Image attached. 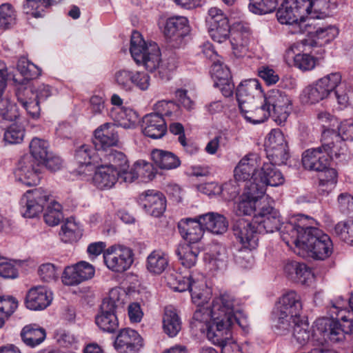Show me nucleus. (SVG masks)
Returning <instances> with one entry per match:
<instances>
[{
	"mask_svg": "<svg viewBox=\"0 0 353 353\" xmlns=\"http://www.w3.org/2000/svg\"><path fill=\"white\" fill-rule=\"evenodd\" d=\"M162 113L152 112L143 118V132L152 139L163 137L167 131V124Z\"/></svg>",
	"mask_w": 353,
	"mask_h": 353,
	"instance_id": "393cba45",
	"label": "nucleus"
},
{
	"mask_svg": "<svg viewBox=\"0 0 353 353\" xmlns=\"http://www.w3.org/2000/svg\"><path fill=\"white\" fill-rule=\"evenodd\" d=\"M169 259L168 255L162 250H154L147 258L148 270L155 274H161L168 267Z\"/></svg>",
	"mask_w": 353,
	"mask_h": 353,
	"instance_id": "ea45409f",
	"label": "nucleus"
},
{
	"mask_svg": "<svg viewBox=\"0 0 353 353\" xmlns=\"http://www.w3.org/2000/svg\"><path fill=\"white\" fill-rule=\"evenodd\" d=\"M233 325L234 321L230 319L213 316V321L207 325V329L204 332L210 341L222 349L227 345L236 343L232 338L231 329Z\"/></svg>",
	"mask_w": 353,
	"mask_h": 353,
	"instance_id": "4468645a",
	"label": "nucleus"
},
{
	"mask_svg": "<svg viewBox=\"0 0 353 353\" xmlns=\"http://www.w3.org/2000/svg\"><path fill=\"white\" fill-rule=\"evenodd\" d=\"M283 270L289 279L303 285L313 278L311 269L304 263L288 261L285 263Z\"/></svg>",
	"mask_w": 353,
	"mask_h": 353,
	"instance_id": "cd10ccee",
	"label": "nucleus"
},
{
	"mask_svg": "<svg viewBox=\"0 0 353 353\" xmlns=\"http://www.w3.org/2000/svg\"><path fill=\"white\" fill-rule=\"evenodd\" d=\"M94 139L96 147L99 145L103 150L117 145L118 142L117 126L111 123L101 125L95 130Z\"/></svg>",
	"mask_w": 353,
	"mask_h": 353,
	"instance_id": "7c9ffc66",
	"label": "nucleus"
},
{
	"mask_svg": "<svg viewBox=\"0 0 353 353\" xmlns=\"http://www.w3.org/2000/svg\"><path fill=\"white\" fill-rule=\"evenodd\" d=\"M301 296L294 291L283 294L272 312L275 329L279 334H285L291 329V321L303 317Z\"/></svg>",
	"mask_w": 353,
	"mask_h": 353,
	"instance_id": "39448f33",
	"label": "nucleus"
},
{
	"mask_svg": "<svg viewBox=\"0 0 353 353\" xmlns=\"http://www.w3.org/2000/svg\"><path fill=\"white\" fill-rule=\"evenodd\" d=\"M206 21L210 34L214 41L222 43L228 39L230 26L228 17L221 9L216 7L210 8Z\"/></svg>",
	"mask_w": 353,
	"mask_h": 353,
	"instance_id": "dca6fc26",
	"label": "nucleus"
},
{
	"mask_svg": "<svg viewBox=\"0 0 353 353\" xmlns=\"http://www.w3.org/2000/svg\"><path fill=\"white\" fill-rule=\"evenodd\" d=\"M177 227L181 236L188 243H198L204 234L199 215L194 218L182 219L178 223Z\"/></svg>",
	"mask_w": 353,
	"mask_h": 353,
	"instance_id": "b1692460",
	"label": "nucleus"
},
{
	"mask_svg": "<svg viewBox=\"0 0 353 353\" xmlns=\"http://www.w3.org/2000/svg\"><path fill=\"white\" fill-rule=\"evenodd\" d=\"M165 279L167 285L174 291L182 292L189 290L195 304L200 305L208 299V289L202 275L195 278L192 274L183 276L172 272L167 274Z\"/></svg>",
	"mask_w": 353,
	"mask_h": 353,
	"instance_id": "1a4fd4ad",
	"label": "nucleus"
},
{
	"mask_svg": "<svg viewBox=\"0 0 353 353\" xmlns=\"http://www.w3.org/2000/svg\"><path fill=\"white\" fill-rule=\"evenodd\" d=\"M40 165L32 159V157L24 155L18 162L15 175L19 181L27 186L36 185L41 179Z\"/></svg>",
	"mask_w": 353,
	"mask_h": 353,
	"instance_id": "a211bd4d",
	"label": "nucleus"
},
{
	"mask_svg": "<svg viewBox=\"0 0 353 353\" xmlns=\"http://www.w3.org/2000/svg\"><path fill=\"white\" fill-rule=\"evenodd\" d=\"M105 158L108 161V165H106V166L112 167V169L116 170L127 168L129 163L126 155L123 152L114 149L106 150Z\"/></svg>",
	"mask_w": 353,
	"mask_h": 353,
	"instance_id": "3c124183",
	"label": "nucleus"
},
{
	"mask_svg": "<svg viewBox=\"0 0 353 353\" xmlns=\"http://www.w3.org/2000/svg\"><path fill=\"white\" fill-rule=\"evenodd\" d=\"M53 299L52 293L45 286L31 288L27 292L25 304L31 310H42L48 307Z\"/></svg>",
	"mask_w": 353,
	"mask_h": 353,
	"instance_id": "4be33fe9",
	"label": "nucleus"
},
{
	"mask_svg": "<svg viewBox=\"0 0 353 353\" xmlns=\"http://www.w3.org/2000/svg\"><path fill=\"white\" fill-rule=\"evenodd\" d=\"M204 230L215 234H221L228 230V223L225 216L216 212H208L199 215Z\"/></svg>",
	"mask_w": 353,
	"mask_h": 353,
	"instance_id": "473e14b6",
	"label": "nucleus"
},
{
	"mask_svg": "<svg viewBox=\"0 0 353 353\" xmlns=\"http://www.w3.org/2000/svg\"><path fill=\"white\" fill-rule=\"evenodd\" d=\"M340 150H336L334 142L323 143L321 147L305 150L302 155L303 167L308 170L323 172L330 166L333 156L339 158L345 156L347 148L344 143L341 142Z\"/></svg>",
	"mask_w": 353,
	"mask_h": 353,
	"instance_id": "0eeeda50",
	"label": "nucleus"
},
{
	"mask_svg": "<svg viewBox=\"0 0 353 353\" xmlns=\"http://www.w3.org/2000/svg\"><path fill=\"white\" fill-rule=\"evenodd\" d=\"M133 74L134 71L120 69L114 73V82L121 89L130 91L132 90Z\"/></svg>",
	"mask_w": 353,
	"mask_h": 353,
	"instance_id": "4d7b16f0",
	"label": "nucleus"
},
{
	"mask_svg": "<svg viewBox=\"0 0 353 353\" xmlns=\"http://www.w3.org/2000/svg\"><path fill=\"white\" fill-rule=\"evenodd\" d=\"M331 317L316 320V330L325 341L336 343L345 339V334L353 333V310L341 308L334 304L330 309Z\"/></svg>",
	"mask_w": 353,
	"mask_h": 353,
	"instance_id": "20e7f679",
	"label": "nucleus"
},
{
	"mask_svg": "<svg viewBox=\"0 0 353 353\" xmlns=\"http://www.w3.org/2000/svg\"><path fill=\"white\" fill-rule=\"evenodd\" d=\"M74 159L79 165V174L90 175L97 166L99 157L92 145L84 144L75 150Z\"/></svg>",
	"mask_w": 353,
	"mask_h": 353,
	"instance_id": "412c9836",
	"label": "nucleus"
},
{
	"mask_svg": "<svg viewBox=\"0 0 353 353\" xmlns=\"http://www.w3.org/2000/svg\"><path fill=\"white\" fill-rule=\"evenodd\" d=\"M235 299L232 295L223 293L216 297L212 304L213 316L230 319L233 321L232 314L237 309L235 308Z\"/></svg>",
	"mask_w": 353,
	"mask_h": 353,
	"instance_id": "c85d7f7f",
	"label": "nucleus"
},
{
	"mask_svg": "<svg viewBox=\"0 0 353 353\" xmlns=\"http://www.w3.org/2000/svg\"><path fill=\"white\" fill-rule=\"evenodd\" d=\"M291 327L294 338L301 345L305 344L312 336L311 328L305 316L291 321Z\"/></svg>",
	"mask_w": 353,
	"mask_h": 353,
	"instance_id": "a19ab883",
	"label": "nucleus"
},
{
	"mask_svg": "<svg viewBox=\"0 0 353 353\" xmlns=\"http://www.w3.org/2000/svg\"><path fill=\"white\" fill-rule=\"evenodd\" d=\"M317 119L322 125V137L324 140L328 141L329 139L334 142L339 140V136L337 134V128H339V121L334 116L327 112H320L317 114Z\"/></svg>",
	"mask_w": 353,
	"mask_h": 353,
	"instance_id": "72a5a7b5",
	"label": "nucleus"
},
{
	"mask_svg": "<svg viewBox=\"0 0 353 353\" xmlns=\"http://www.w3.org/2000/svg\"><path fill=\"white\" fill-rule=\"evenodd\" d=\"M209 292L210 290H208ZM209 299L210 296H208L206 301L201 303L200 305L196 304L199 308L194 312L192 318L195 323L197 322L199 324H201L200 330L203 332L207 329V325L213 321L212 307L210 308L203 306L205 303H208Z\"/></svg>",
	"mask_w": 353,
	"mask_h": 353,
	"instance_id": "8fccbe9b",
	"label": "nucleus"
},
{
	"mask_svg": "<svg viewBox=\"0 0 353 353\" xmlns=\"http://www.w3.org/2000/svg\"><path fill=\"white\" fill-rule=\"evenodd\" d=\"M92 177L94 185L101 190L112 188L118 181V174L112 167L101 165L99 163L94 170Z\"/></svg>",
	"mask_w": 353,
	"mask_h": 353,
	"instance_id": "c756f323",
	"label": "nucleus"
},
{
	"mask_svg": "<svg viewBox=\"0 0 353 353\" xmlns=\"http://www.w3.org/2000/svg\"><path fill=\"white\" fill-rule=\"evenodd\" d=\"M103 259L110 270L116 272H123L132 265L133 253L129 248L120 247L118 249L111 248L103 254Z\"/></svg>",
	"mask_w": 353,
	"mask_h": 353,
	"instance_id": "f3484780",
	"label": "nucleus"
},
{
	"mask_svg": "<svg viewBox=\"0 0 353 353\" xmlns=\"http://www.w3.org/2000/svg\"><path fill=\"white\" fill-rule=\"evenodd\" d=\"M30 156L32 157V159L41 165L51 153L49 151L48 143L37 137L33 138L30 143Z\"/></svg>",
	"mask_w": 353,
	"mask_h": 353,
	"instance_id": "c03bdc74",
	"label": "nucleus"
},
{
	"mask_svg": "<svg viewBox=\"0 0 353 353\" xmlns=\"http://www.w3.org/2000/svg\"><path fill=\"white\" fill-rule=\"evenodd\" d=\"M21 88L23 90V93L26 96H32L34 99L39 101V103L44 101L51 95L50 88L48 85H39L37 87H23Z\"/></svg>",
	"mask_w": 353,
	"mask_h": 353,
	"instance_id": "6e6d98bb",
	"label": "nucleus"
},
{
	"mask_svg": "<svg viewBox=\"0 0 353 353\" xmlns=\"http://www.w3.org/2000/svg\"><path fill=\"white\" fill-rule=\"evenodd\" d=\"M50 193L41 188L26 191L20 200V212L25 218H34L39 214L50 202Z\"/></svg>",
	"mask_w": 353,
	"mask_h": 353,
	"instance_id": "f8f14e48",
	"label": "nucleus"
},
{
	"mask_svg": "<svg viewBox=\"0 0 353 353\" xmlns=\"http://www.w3.org/2000/svg\"><path fill=\"white\" fill-rule=\"evenodd\" d=\"M233 232L244 249L252 250L258 247L259 234L261 233L254 219L250 222L245 219H239L233 225Z\"/></svg>",
	"mask_w": 353,
	"mask_h": 353,
	"instance_id": "2eb2a0df",
	"label": "nucleus"
},
{
	"mask_svg": "<svg viewBox=\"0 0 353 353\" xmlns=\"http://www.w3.org/2000/svg\"><path fill=\"white\" fill-rule=\"evenodd\" d=\"M47 205V208L43 214L44 221L50 226L58 225L63 218L61 205L53 200L52 196Z\"/></svg>",
	"mask_w": 353,
	"mask_h": 353,
	"instance_id": "de8ad7c7",
	"label": "nucleus"
},
{
	"mask_svg": "<svg viewBox=\"0 0 353 353\" xmlns=\"http://www.w3.org/2000/svg\"><path fill=\"white\" fill-rule=\"evenodd\" d=\"M23 93V90L19 87L17 91V97L19 103L26 110L28 114L36 119L40 117L41 108L39 101L34 99L32 96L27 97Z\"/></svg>",
	"mask_w": 353,
	"mask_h": 353,
	"instance_id": "79ce46f5",
	"label": "nucleus"
},
{
	"mask_svg": "<svg viewBox=\"0 0 353 353\" xmlns=\"http://www.w3.org/2000/svg\"><path fill=\"white\" fill-rule=\"evenodd\" d=\"M154 163L161 169L171 170L178 168L181 161L174 153L165 150L154 149L151 152Z\"/></svg>",
	"mask_w": 353,
	"mask_h": 353,
	"instance_id": "e433bc0d",
	"label": "nucleus"
},
{
	"mask_svg": "<svg viewBox=\"0 0 353 353\" xmlns=\"http://www.w3.org/2000/svg\"><path fill=\"white\" fill-rule=\"evenodd\" d=\"M337 134L339 136L337 142H341V140L353 141V119L345 120L339 123Z\"/></svg>",
	"mask_w": 353,
	"mask_h": 353,
	"instance_id": "774afa93",
	"label": "nucleus"
},
{
	"mask_svg": "<svg viewBox=\"0 0 353 353\" xmlns=\"http://www.w3.org/2000/svg\"><path fill=\"white\" fill-rule=\"evenodd\" d=\"M268 159L270 163L285 164L290 158L289 148L284 134L280 130H272L265 143Z\"/></svg>",
	"mask_w": 353,
	"mask_h": 353,
	"instance_id": "ddd939ff",
	"label": "nucleus"
},
{
	"mask_svg": "<svg viewBox=\"0 0 353 353\" xmlns=\"http://www.w3.org/2000/svg\"><path fill=\"white\" fill-rule=\"evenodd\" d=\"M38 273L41 279L44 282L55 281L58 278L57 270L52 263L41 265L39 268Z\"/></svg>",
	"mask_w": 353,
	"mask_h": 353,
	"instance_id": "338daca9",
	"label": "nucleus"
},
{
	"mask_svg": "<svg viewBox=\"0 0 353 353\" xmlns=\"http://www.w3.org/2000/svg\"><path fill=\"white\" fill-rule=\"evenodd\" d=\"M325 3L324 0H285L276 17L281 24L291 26L292 34H303L312 25L305 17L310 14L313 19L319 18Z\"/></svg>",
	"mask_w": 353,
	"mask_h": 353,
	"instance_id": "f03ea898",
	"label": "nucleus"
},
{
	"mask_svg": "<svg viewBox=\"0 0 353 353\" xmlns=\"http://www.w3.org/2000/svg\"><path fill=\"white\" fill-rule=\"evenodd\" d=\"M243 117L250 123H261L271 117L270 110L265 105V101L260 103L253 101L249 103L243 104L239 108Z\"/></svg>",
	"mask_w": 353,
	"mask_h": 353,
	"instance_id": "bb28decb",
	"label": "nucleus"
},
{
	"mask_svg": "<svg viewBox=\"0 0 353 353\" xmlns=\"http://www.w3.org/2000/svg\"><path fill=\"white\" fill-rule=\"evenodd\" d=\"M336 234L347 244H353V220L339 222L335 226Z\"/></svg>",
	"mask_w": 353,
	"mask_h": 353,
	"instance_id": "bf43d9fd",
	"label": "nucleus"
},
{
	"mask_svg": "<svg viewBox=\"0 0 353 353\" xmlns=\"http://www.w3.org/2000/svg\"><path fill=\"white\" fill-rule=\"evenodd\" d=\"M211 73L214 82H228L231 80L229 68L221 63H214L212 65Z\"/></svg>",
	"mask_w": 353,
	"mask_h": 353,
	"instance_id": "680f3d73",
	"label": "nucleus"
},
{
	"mask_svg": "<svg viewBox=\"0 0 353 353\" xmlns=\"http://www.w3.org/2000/svg\"><path fill=\"white\" fill-rule=\"evenodd\" d=\"M126 297V294L121 288H115L110 290L108 296L103 299L100 312L95 317V323L102 331L114 333L118 329L116 310L124 303Z\"/></svg>",
	"mask_w": 353,
	"mask_h": 353,
	"instance_id": "6e6552de",
	"label": "nucleus"
},
{
	"mask_svg": "<svg viewBox=\"0 0 353 353\" xmlns=\"http://www.w3.org/2000/svg\"><path fill=\"white\" fill-rule=\"evenodd\" d=\"M192 245L188 243H181L176 250V254L181 265L187 268L195 265L199 254V248Z\"/></svg>",
	"mask_w": 353,
	"mask_h": 353,
	"instance_id": "58836bf2",
	"label": "nucleus"
},
{
	"mask_svg": "<svg viewBox=\"0 0 353 353\" xmlns=\"http://www.w3.org/2000/svg\"><path fill=\"white\" fill-rule=\"evenodd\" d=\"M59 235L63 242L73 243L81 238L82 233L79 225L70 218L62 225Z\"/></svg>",
	"mask_w": 353,
	"mask_h": 353,
	"instance_id": "37998d69",
	"label": "nucleus"
},
{
	"mask_svg": "<svg viewBox=\"0 0 353 353\" xmlns=\"http://www.w3.org/2000/svg\"><path fill=\"white\" fill-rule=\"evenodd\" d=\"M231 35L232 39L230 40V43L232 46L234 54L236 57L243 56L247 51V39L243 38L241 34L238 32H232Z\"/></svg>",
	"mask_w": 353,
	"mask_h": 353,
	"instance_id": "0e129e2a",
	"label": "nucleus"
},
{
	"mask_svg": "<svg viewBox=\"0 0 353 353\" xmlns=\"http://www.w3.org/2000/svg\"><path fill=\"white\" fill-rule=\"evenodd\" d=\"M17 69L26 79H32L39 75L36 65L24 57L18 61Z\"/></svg>",
	"mask_w": 353,
	"mask_h": 353,
	"instance_id": "e2e57ef3",
	"label": "nucleus"
},
{
	"mask_svg": "<svg viewBox=\"0 0 353 353\" xmlns=\"http://www.w3.org/2000/svg\"><path fill=\"white\" fill-rule=\"evenodd\" d=\"M298 223L290 221L283 231L289 234L291 243L316 259L324 260L332 253L333 245L330 236L319 229L306 226L303 221L307 216H301Z\"/></svg>",
	"mask_w": 353,
	"mask_h": 353,
	"instance_id": "f257e3e1",
	"label": "nucleus"
},
{
	"mask_svg": "<svg viewBox=\"0 0 353 353\" xmlns=\"http://www.w3.org/2000/svg\"><path fill=\"white\" fill-rule=\"evenodd\" d=\"M130 51L135 62L143 65L151 72L155 71L157 78L163 81L171 79L172 72L165 67V63L159 64L161 52L156 43H145L141 34L134 31L131 36Z\"/></svg>",
	"mask_w": 353,
	"mask_h": 353,
	"instance_id": "7ed1b4c3",
	"label": "nucleus"
},
{
	"mask_svg": "<svg viewBox=\"0 0 353 353\" xmlns=\"http://www.w3.org/2000/svg\"><path fill=\"white\" fill-rule=\"evenodd\" d=\"M190 32L188 20L185 17L176 16L167 19L164 28L165 37L172 40L180 42Z\"/></svg>",
	"mask_w": 353,
	"mask_h": 353,
	"instance_id": "a878e982",
	"label": "nucleus"
},
{
	"mask_svg": "<svg viewBox=\"0 0 353 353\" xmlns=\"http://www.w3.org/2000/svg\"><path fill=\"white\" fill-rule=\"evenodd\" d=\"M138 202L146 213L154 217L161 216L166 208L165 197L162 193L153 190L140 194Z\"/></svg>",
	"mask_w": 353,
	"mask_h": 353,
	"instance_id": "aec40b11",
	"label": "nucleus"
},
{
	"mask_svg": "<svg viewBox=\"0 0 353 353\" xmlns=\"http://www.w3.org/2000/svg\"><path fill=\"white\" fill-rule=\"evenodd\" d=\"M24 134L25 130L23 125L12 123L5 130L3 139L10 144H18L23 141Z\"/></svg>",
	"mask_w": 353,
	"mask_h": 353,
	"instance_id": "864d4df0",
	"label": "nucleus"
},
{
	"mask_svg": "<svg viewBox=\"0 0 353 353\" xmlns=\"http://www.w3.org/2000/svg\"><path fill=\"white\" fill-rule=\"evenodd\" d=\"M253 219L261 234L273 233L280 230L283 241L288 245L292 243L291 239H289L286 236H290L289 234L283 231L286 223H282L279 211L273 207L268 204L263 205L259 208V212L254 214Z\"/></svg>",
	"mask_w": 353,
	"mask_h": 353,
	"instance_id": "9d476101",
	"label": "nucleus"
},
{
	"mask_svg": "<svg viewBox=\"0 0 353 353\" xmlns=\"http://www.w3.org/2000/svg\"><path fill=\"white\" fill-rule=\"evenodd\" d=\"M261 167V159L256 154H249L241 159L234 169L237 181H245L257 178L256 173Z\"/></svg>",
	"mask_w": 353,
	"mask_h": 353,
	"instance_id": "5701e85b",
	"label": "nucleus"
},
{
	"mask_svg": "<svg viewBox=\"0 0 353 353\" xmlns=\"http://www.w3.org/2000/svg\"><path fill=\"white\" fill-rule=\"evenodd\" d=\"M18 301L12 296H0V328L14 314L18 307Z\"/></svg>",
	"mask_w": 353,
	"mask_h": 353,
	"instance_id": "49530a36",
	"label": "nucleus"
},
{
	"mask_svg": "<svg viewBox=\"0 0 353 353\" xmlns=\"http://www.w3.org/2000/svg\"><path fill=\"white\" fill-rule=\"evenodd\" d=\"M3 92H0V116L3 119L12 121L18 117L17 107L12 103L7 98L2 97Z\"/></svg>",
	"mask_w": 353,
	"mask_h": 353,
	"instance_id": "052dcab7",
	"label": "nucleus"
},
{
	"mask_svg": "<svg viewBox=\"0 0 353 353\" xmlns=\"http://www.w3.org/2000/svg\"><path fill=\"white\" fill-rule=\"evenodd\" d=\"M278 6V0H250L249 10L257 14H265L274 12Z\"/></svg>",
	"mask_w": 353,
	"mask_h": 353,
	"instance_id": "603ef678",
	"label": "nucleus"
},
{
	"mask_svg": "<svg viewBox=\"0 0 353 353\" xmlns=\"http://www.w3.org/2000/svg\"><path fill=\"white\" fill-rule=\"evenodd\" d=\"M23 342L30 347L41 344L46 337L45 329L37 324L26 325L21 332Z\"/></svg>",
	"mask_w": 353,
	"mask_h": 353,
	"instance_id": "c9c22d12",
	"label": "nucleus"
},
{
	"mask_svg": "<svg viewBox=\"0 0 353 353\" xmlns=\"http://www.w3.org/2000/svg\"><path fill=\"white\" fill-rule=\"evenodd\" d=\"M15 20L14 11L9 4L0 6V28H8Z\"/></svg>",
	"mask_w": 353,
	"mask_h": 353,
	"instance_id": "69168bd1",
	"label": "nucleus"
},
{
	"mask_svg": "<svg viewBox=\"0 0 353 353\" xmlns=\"http://www.w3.org/2000/svg\"><path fill=\"white\" fill-rule=\"evenodd\" d=\"M265 105L270 110L271 117L279 125L286 121L292 110V101L285 92L272 89L264 96Z\"/></svg>",
	"mask_w": 353,
	"mask_h": 353,
	"instance_id": "9b49d317",
	"label": "nucleus"
},
{
	"mask_svg": "<svg viewBox=\"0 0 353 353\" xmlns=\"http://www.w3.org/2000/svg\"><path fill=\"white\" fill-rule=\"evenodd\" d=\"M182 322L177 310L170 305L165 308L163 316V329L170 337L176 336L181 330Z\"/></svg>",
	"mask_w": 353,
	"mask_h": 353,
	"instance_id": "f704fd0d",
	"label": "nucleus"
},
{
	"mask_svg": "<svg viewBox=\"0 0 353 353\" xmlns=\"http://www.w3.org/2000/svg\"><path fill=\"white\" fill-rule=\"evenodd\" d=\"M143 346L141 336L129 327L120 330L114 341V347L119 353H138Z\"/></svg>",
	"mask_w": 353,
	"mask_h": 353,
	"instance_id": "6ab92c4d",
	"label": "nucleus"
},
{
	"mask_svg": "<svg viewBox=\"0 0 353 353\" xmlns=\"http://www.w3.org/2000/svg\"><path fill=\"white\" fill-rule=\"evenodd\" d=\"M341 82L339 72H332L316 80L307 85L303 92L307 103L314 104L327 98L334 93L338 103L345 105L348 101L347 94L340 91L339 86Z\"/></svg>",
	"mask_w": 353,
	"mask_h": 353,
	"instance_id": "423d86ee",
	"label": "nucleus"
},
{
	"mask_svg": "<svg viewBox=\"0 0 353 353\" xmlns=\"http://www.w3.org/2000/svg\"><path fill=\"white\" fill-rule=\"evenodd\" d=\"M244 191L242 194L248 196L251 199L261 203V199H263L265 187L260 182V179L254 178L249 181H245Z\"/></svg>",
	"mask_w": 353,
	"mask_h": 353,
	"instance_id": "09e8293b",
	"label": "nucleus"
},
{
	"mask_svg": "<svg viewBox=\"0 0 353 353\" xmlns=\"http://www.w3.org/2000/svg\"><path fill=\"white\" fill-rule=\"evenodd\" d=\"M261 203L251 199L248 196L241 194L238 201L234 203V212L237 216H250L258 212L257 208Z\"/></svg>",
	"mask_w": 353,
	"mask_h": 353,
	"instance_id": "a18cd8bd",
	"label": "nucleus"
},
{
	"mask_svg": "<svg viewBox=\"0 0 353 353\" xmlns=\"http://www.w3.org/2000/svg\"><path fill=\"white\" fill-rule=\"evenodd\" d=\"M308 28H310V27L307 28L305 32L313 33L316 40L321 39L323 41V42L320 43V46L323 45V43H329L338 34L337 29L332 26H320L318 27L314 32L308 30Z\"/></svg>",
	"mask_w": 353,
	"mask_h": 353,
	"instance_id": "5fc2aeb1",
	"label": "nucleus"
},
{
	"mask_svg": "<svg viewBox=\"0 0 353 353\" xmlns=\"http://www.w3.org/2000/svg\"><path fill=\"white\" fill-rule=\"evenodd\" d=\"M137 179H140L143 182H147L153 179L155 176V170L152 163L143 160L137 161L134 163Z\"/></svg>",
	"mask_w": 353,
	"mask_h": 353,
	"instance_id": "13d9d810",
	"label": "nucleus"
},
{
	"mask_svg": "<svg viewBox=\"0 0 353 353\" xmlns=\"http://www.w3.org/2000/svg\"><path fill=\"white\" fill-rule=\"evenodd\" d=\"M261 84L256 79H250L241 82L237 87L236 96L239 108L255 99V95L261 93Z\"/></svg>",
	"mask_w": 353,
	"mask_h": 353,
	"instance_id": "2f4dec72",
	"label": "nucleus"
},
{
	"mask_svg": "<svg viewBox=\"0 0 353 353\" xmlns=\"http://www.w3.org/2000/svg\"><path fill=\"white\" fill-rule=\"evenodd\" d=\"M273 163H263L259 172L260 182L266 185L279 186L283 185L285 179L281 171Z\"/></svg>",
	"mask_w": 353,
	"mask_h": 353,
	"instance_id": "4c0bfd02",
	"label": "nucleus"
}]
</instances>
